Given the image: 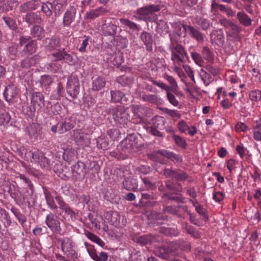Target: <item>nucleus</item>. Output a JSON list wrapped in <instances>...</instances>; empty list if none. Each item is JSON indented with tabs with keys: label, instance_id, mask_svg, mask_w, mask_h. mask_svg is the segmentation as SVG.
Wrapping results in <instances>:
<instances>
[{
	"label": "nucleus",
	"instance_id": "f257e3e1",
	"mask_svg": "<svg viewBox=\"0 0 261 261\" xmlns=\"http://www.w3.org/2000/svg\"><path fill=\"white\" fill-rule=\"evenodd\" d=\"M190 243L182 242L179 245L171 244L167 246L158 247L153 251L154 254L163 259H167L170 257L179 256L180 250L185 251H190Z\"/></svg>",
	"mask_w": 261,
	"mask_h": 261
},
{
	"label": "nucleus",
	"instance_id": "f03ea898",
	"mask_svg": "<svg viewBox=\"0 0 261 261\" xmlns=\"http://www.w3.org/2000/svg\"><path fill=\"white\" fill-rule=\"evenodd\" d=\"M170 43L169 44L171 51V60L174 64L181 65L184 62L185 57L188 59L189 57L185 47L178 42L173 35L170 34Z\"/></svg>",
	"mask_w": 261,
	"mask_h": 261
},
{
	"label": "nucleus",
	"instance_id": "7ed1b4c3",
	"mask_svg": "<svg viewBox=\"0 0 261 261\" xmlns=\"http://www.w3.org/2000/svg\"><path fill=\"white\" fill-rule=\"evenodd\" d=\"M161 9L160 5H148L138 9L136 10V15H134L133 17L139 21H150L151 18L149 15L160 11Z\"/></svg>",
	"mask_w": 261,
	"mask_h": 261
},
{
	"label": "nucleus",
	"instance_id": "20e7f679",
	"mask_svg": "<svg viewBox=\"0 0 261 261\" xmlns=\"http://www.w3.org/2000/svg\"><path fill=\"white\" fill-rule=\"evenodd\" d=\"M19 46L21 50L22 57L31 55L35 53L37 49V43L32 40L31 37L21 36L19 39Z\"/></svg>",
	"mask_w": 261,
	"mask_h": 261
},
{
	"label": "nucleus",
	"instance_id": "39448f33",
	"mask_svg": "<svg viewBox=\"0 0 261 261\" xmlns=\"http://www.w3.org/2000/svg\"><path fill=\"white\" fill-rule=\"evenodd\" d=\"M120 147L125 152L133 153L136 152L139 147L136 142V137L133 134L128 135L120 144Z\"/></svg>",
	"mask_w": 261,
	"mask_h": 261
},
{
	"label": "nucleus",
	"instance_id": "423d86ee",
	"mask_svg": "<svg viewBox=\"0 0 261 261\" xmlns=\"http://www.w3.org/2000/svg\"><path fill=\"white\" fill-rule=\"evenodd\" d=\"M184 31L192 39L201 43L204 41L205 35L198 28L187 24L181 25Z\"/></svg>",
	"mask_w": 261,
	"mask_h": 261
},
{
	"label": "nucleus",
	"instance_id": "0eeeda50",
	"mask_svg": "<svg viewBox=\"0 0 261 261\" xmlns=\"http://www.w3.org/2000/svg\"><path fill=\"white\" fill-rule=\"evenodd\" d=\"M59 242L61 243L62 250L64 254L68 257H76L77 253L73 249L74 243L70 238H64L60 239Z\"/></svg>",
	"mask_w": 261,
	"mask_h": 261
},
{
	"label": "nucleus",
	"instance_id": "6e6552de",
	"mask_svg": "<svg viewBox=\"0 0 261 261\" xmlns=\"http://www.w3.org/2000/svg\"><path fill=\"white\" fill-rule=\"evenodd\" d=\"M45 224L54 233H59L61 231L60 222L56 214L49 213L46 215Z\"/></svg>",
	"mask_w": 261,
	"mask_h": 261
},
{
	"label": "nucleus",
	"instance_id": "1a4fd4ad",
	"mask_svg": "<svg viewBox=\"0 0 261 261\" xmlns=\"http://www.w3.org/2000/svg\"><path fill=\"white\" fill-rule=\"evenodd\" d=\"M112 115L114 120L119 124H126L130 117L126 111L121 106L112 110Z\"/></svg>",
	"mask_w": 261,
	"mask_h": 261
},
{
	"label": "nucleus",
	"instance_id": "9d476101",
	"mask_svg": "<svg viewBox=\"0 0 261 261\" xmlns=\"http://www.w3.org/2000/svg\"><path fill=\"white\" fill-rule=\"evenodd\" d=\"M43 191L48 207L52 211L57 210L58 206L55 201L54 195L55 196L60 195L55 190H53L51 191L46 187H43Z\"/></svg>",
	"mask_w": 261,
	"mask_h": 261
},
{
	"label": "nucleus",
	"instance_id": "9b49d317",
	"mask_svg": "<svg viewBox=\"0 0 261 261\" xmlns=\"http://www.w3.org/2000/svg\"><path fill=\"white\" fill-rule=\"evenodd\" d=\"M148 80L151 82L153 84L167 91V98L170 103L173 105L174 106H177L179 102L176 99L175 96L171 92H169L170 87L167 86L165 83L161 82V81H155L151 77H148Z\"/></svg>",
	"mask_w": 261,
	"mask_h": 261
},
{
	"label": "nucleus",
	"instance_id": "f8f14e48",
	"mask_svg": "<svg viewBox=\"0 0 261 261\" xmlns=\"http://www.w3.org/2000/svg\"><path fill=\"white\" fill-rule=\"evenodd\" d=\"M86 166L84 162L78 161L71 167L72 175L76 180L83 179L87 173Z\"/></svg>",
	"mask_w": 261,
	"mask_h": 261
},
{
	"label": "nucleus",
	"instance_id": "ddd939ff",
	"mask_svg": "<svg viewBox=\"0 0 261 261\" xmlns=\"http://www.w3.org/2000/svg\"><path fill=\"white\" fill-rule=\"evenodd\" d=\"M66 89L67 93L72 99L76 98L80 90L79 80L74 77L68 79Z\"/></svg>",
	"mask_w": 261,
	"mask_h": 261
},
{
	"label": "nucleus",
	"instance_id": "4468645a",
	"mask_svg": "<svg viewBox=\"0 0 261 261\" xmlns=\"http://www.w3.org/2000/svg\"><path fill=\"white\" fill-rule=\"evenodd\" d=\"M42 44L46 50L51 51L60 46V39L55 36L47 37L43 40Z\"/></svg>",
	"mask_w": 261,
	"mask_h": 261
},
{
	"label": "nucleus",
	"instance_id": "2eb2a0df",
	"mask_svg": "<svg viewBox=\"0 0 261 261\" xmlns=\"http://www.w3.org/2000/svg\"><path fill=\"white\" fill-rule=\"evenodd\" d=\"M104 217L108 220L110 224L116 227H121V216L116 211H108L104 214Z\"/></svg>",
	"mask_w": 261,
	"mask_h": 261
},
{
	"label": "nucleus",
	"instance_id": "dca6fc26",
	"mask_svg": "<svg viewBox=\"0 0 261 261\" xmlns=\"http://www.w3.org/2000/svg\"><path fill=\"white\" fill-rule=\"evenodd\" d=\"M31 105L34 111L40 110L44 106V99L41 92H34L31 96Z\"/></svg>",
	"mask_w": 261,
	"mask_h": 261
},
{
	"label": "nucleus",
	"instance_id": "f3484780",
	"mask_svg": "<svg viewBox=\"0 0 261 261\" xmlns=\"http://www.w3.org/2000/svg\"><path fill=\"white\" fill-rule=\"evenodd\" d=\"M18 94V91L16 87L14 85H8L6 87L4 93V96L6 100L9 103H14L16 101V98Z\"/></svg>",
	"mask_w": 261,
	"mask_h": 261
},
{
	"label": "nucleus",
	"instance_id": "a211bd4d",
	"mask_svg": "<svg viewBox=\"0 0 261 261\" xmlns=\"http://www.w3.org/2000/svg\"><path fill=\"white\" fill-rule=\"evenodd\" d=\"M55 199L59 205V208L64 212L66 215L69 216L71 218L75 217V212L69 204L65 202L61 195H56Z\"/></svg>",
	"mask_w": 261,
	"mask_h": 261
},
{
	"label": "nucleus",
	"instance_id": "6ab92c4d",
	"mask_svg": "<svg viewBox=\"0 0 261 261\" xmlns=\"http://www.w3.org/2000/svg\"><path fill=\"white\" fill-rule=\"evenodd\" d=\"M76 9L74 6L69 7L64 14L63 24L64 27H69L75 21Z\"/></svg>",
	"mask_w": 261,
	"mask_h": 261
},
{
	"label": "nucleus",
	"instance_id": "aec40b11",
	"mask_svg": "<svg viewBox=\"0 0 261 261\" xmlns=\"http://www.w3.org/2000/svg\"><path fill=\"white\" fill-rule=\"evenodd\" d=\"M210 40L212 44L221 46L224 44L225 37L222 30H214L210 34Z\"/></svg>",
	"mask_w": 261,
	"mask_h": 261
},
{
	"label": "nucleus",
	"instance_id": "412c9836",
	"mask_svg": "<svg viewBox=\"0 0 261 261\" xmlns=\"http://www.w3.org/2000/svg\"><path fill=\"white\" fill-rule=\"evenodd\" d=\"M139 38L145 45L146 50L151 52L153 41L152 35L150 33L143 31L141 33Z\"/></svg>",
	"mask_w": 261,
	"mask_h": 261
},
{
	"label": "nucleus",
	"instance_id": "4be33fe9",
	"mask_svg": "<svg viewBox=\"0 0 261 261\" xmlns=\"http://www.w3.org/2000/svg\"><path fill=\"white\" fill-rule=\"evenodd\" d=\"M74 138L77 145L83 147L88 146L90 144L89 136L84 133L76 131L74 133Z\"/></svg>",
	"mask_w": 261,
	"mask_h": 261
},
{
	"label": "nucleus",
	"instance_id": "5701e85b",
	"mask_svg": "<svg viewBox=\"0 0 261 261\" xmlns=\"http://www.w3.org/2000/svg\"><path fill=\"white\" fill-rule=\"evenodd\" d=\"M27 132L30 138L37 139L42 134V128L39 124L33 123L27 126Z\"/></svg>",
	"mask_w": 261,
	"mask_h": 261
},
{
	"label": "nucleus",
	"instance_id": "b1692460",
	"mask_svg": "<svg viewBox=\"0 0 261 261\" xmlns=\"http://www.w3.org/2000/svg\"><path fill=\"white\" fill-rule=\"evenodd\" d=\"M72 127L73 125L70 122L64 121L58 122L52 126L50 130L54 133L63 134L70 130Z\"/></svg>",
	"mask_w": 261,
	"mask_h": 261
},
{
	"label": "nucleus",
	"instance_id": "393cba45",
	"mask_svg": "<svg viewBox=\"0 0 261 261\" xmlns=\"http://www.w3.org/2000/svg\"><path fill=\"white\" fill-rule=\"evenodd\" d=\"M141 179L144 185L139 188V191H153L156 189V182L153 177H142Z\"/></svg>",
	"mask_w": 261,
	"mask_h": 261
},
{
	"label": "nucleus",
	"instance_id": "a878e982",
	"mask_svg": "<svg viewBox=\"0 0 261 261\" xmlns=\"http://www.w3.org/2000/svg\"><path fill=\"white\" fill-rule=\"evenodd\" d=\"M87 251L91 258L94 261H107L108 254L107 252H101L99 255L97 254L94 246H91L87 249Z\"/></svg>",
	"mask_w": 261,
	"mask_h": 261
},
{
	"label": "nucleus",
	"instance_id": "bb28decb",
	"mask_svg": "<svg viewBox=\"0 0 261 261\" xmlns=\"http://www.w3.org/2000/svg\"><path fill=\"white\" fill-rule=\"evenodd\" d=\"M108 12L109 10L103 7V6H100L94 9H92L88 12H87L86 14V17L87 19H94L95 18L103 15Z\"/></svg>",
	"mask_w": 261,
	"mask_h": 261
},
{
	"label": "nucleus",
	"instance_id": "cd10ccee",
	"mask_svg": "<svg viewBox=\"0 0 261 261\" xmlns=\"http://www.w3.org/2000/svg\"><path fill=\"white\" fill-rule=\"evenodd\" d=\"M40 6V1L31 0L22 4L19 7V10L21 12L25 13L28 11L35 10Z\"/></svg>",
	"mask_w": 261,
	"mask_h": 261
},
{
	"label": "nucleus",
	"instance_id": "c85d7f7f",
	"mask_svg": "<svg viewBox=\"0 0 261 261\" xmlns=\"http://www.w3.org/2000/svg\"><path fill=\"white\" fill-rule=\"evenodd\" d=\"M40 57L38 55H35L31 57H27L21 62L22 67L30 68L35 66L40 60Z\"/></svg>",
	"mask_w": 261,
	"mask_h": 261
},
{
	"label": "nucleus",
	"instance_id": "c756f323",
	"mask_svg": "<svg viewBox=\"0 0 261 261\" xmlns=\"http://www.w3.org/2000/svg\"><path fill=\"white\" fill-rule=\"evenodd\" d=\"M236 18L239 23L244 27H248L252 24V19L243 11L238 12Z\"/></svg>",
	"mask_w": 261,
	"mask_h": 261
},
{
	"label": "nucleus",
	"instance_id": "7c9ffc66",
	"mask_svg": "<svg viewBox=\"0 0 261 261\" xmlns=\"http://www.w3.org/2000/svg\"><path fill=\"white\" fill-rule=\"evenodd\" d=\"M117 26L112 23H105L102 25V32L105 36L114 37L117 33Z\"/></svg>",
	"mask_w": 261,
	"mask_h": 261
},
{
	"label": "nucleus",
	"instance_id": "2f4dec72",
	"mask_svg": "<svg viewBox=\"0 0 261 261\" xmlns=\"http://www.w3.org/2000/svg\"><path fill=\"white\" fill-rule=\"evenodd\" d=\"M106 85L105 79L101 76L93 77L91 89L98 91L103 88Z\"/></svg>",
	"mask_w": 261,
	"mask_h": 261
},
{
	"label": "nucleus",
	"instance_id": "473e14b6",
	"mask_svg": "<svg viewBox=\"0 0 261 261\" xmlns=\"http://www.w3.org/2000/svg\"><path fill=\"white\" fill-rule=\"evenodd\" d=\"M52 3L56 15H60L67 5V0H54Z\"/></svg>",
	"mask_w": 261,
	"mask_h": 261
},
{
	"label": "nucleus",
	"instance_id": "72a5a7b5",
	"mask_svg": "<svg viewBox=\"0 0 261 261\" xmlns=\"http://www.w3.org/2000/svg\"><path fill=\"white\" fill-rule=\"evenodd\" d=\"M43 154V152L38 150L34 151L27 150L25 153V158L28 161L30 160L32 162L33 160L35 163H38L39 162L40 159L42 157Z\"/></svg>",
	"mask_w": 261,
	"mask_h": 261
},
{
	"label": "nucleus",
	"instance_id": "f704fd0d",
	"mask_svg": "<svg viewBox=\"0 0 261 261\" xmlns=\"http://www.w3.org/2000/svg\"><path fill=\"white\" fill-rule=\"evenodd\" d=\"M88 218L92 224L98 229L101 228V224L104 223L103 219L101 215L96 214L95 215L90 213Z\"/></svg>",
	"mask_w": 261,
	"mask_h": 261
},
{
	"label": "nucleus",
	"instance_id": "c9c22d12",
	"mask_svg": "<svg viewBox=\"0 0 261 261\" xmlns=\"http://www.w3.org/2000/svg\"><path fill=\"white\" fill-rule=\"evenodd\" d=\"M154 237L151 235L134 236H133V240L142 245H145L151 243Z\"/></svg>",
	"mask_w": 261,
	"mask_h": 261
},
{
	"label": "nucleus",
	"instance_id": "e433bc0d",
	"mask_svg": "<svg viewBox=\"0 0 261 261\" xmlns=\"http://www.w3.org/2000/svg\"><path fill=\"white\" fill-rule=\"evenodd\" d=\"M120 22L122 27L124 28L129 29L133 31H139L140 29V27L135 22L130 21L127 18H120Z\"/></svg>",
	"mask_w": 261,
	"mask_h": 261
},
{
	"label": "nucleus",
	"instance_id": "4c0bfd02",
	"mask_svg": "<svg viewBox=\"0 0 261 261\" xmlns=\"http://www.w3.org/2000/svg\"><path fill=\"white\" fill-rule=\"evenodd\" d=\"M44 30L39 25H35L31 30V35L37 40H41L44 37Z\"/></svg>",
	"mask_w": 261,
	"mask_h": 261
},
{
	"label": "nucleus",
	"instance_id": "58836bf2",
	"mask_svg": "<svg viewBox=\"0 0 261 261\" xmlns=\"http://www.w3.org/2000/svg\"><path fill=\"white\" fill-rule=\"evenodd\" d=\"M201 54L204 59L210 63H213L214 61L215 55L213 51L208 46L202 47Z\"/></svg>",
	"mask_w": 261,
	"mask_h": 261
},
{
	"label": "nucleus",
	"instance_id": "ea45409f",
	"mask_svg": "<svg viewBox=\"0 0 261 261\" xmlns=\"http://www.w3.org/2000/svg\"><path fill=\"white\" fill-rule=\"evenodd\" d=\"M141 98L144 101L149 102L153 104H158L160 103L161 99L155 94H150L143 93L141 95Z\"/></svg>",
	"mask_w": 261,
	"mask_h": 261
},
{
	"label": "nucleus",
	"instance_id": "a19ab883",
	"mask_svg": "<svg viewBox=\"0 0 261 261\" xmlns=\"http://www.w3.org/2000/svg\"><path fill=\"white\" fill-rule=\"evenodd\" d=\"M123 185L124 188L127 190H139L137 179L133 178H127L123 182Z\"/></svg>",
	"mask_w": 261,
	"mask_h": 261
},
{
	"label": "nucleus",
	"instance_id": "79ce46f5",
	"mask_svg": "<svg viewBox=\"0 0 261 261\" xmlns=\"http://www.w3.org/2000/svg\"><path fill=\"white\" fill-rule=\"evenodd\" d=\"M25 20L29 23H40L42 21L41 17L40 15L35 13H29L25 17Z\"/></svg>",
	"mask_w": 261,
	"mask_h": 261
},
{
	"label": "nucleus",
	"instance_id": "37998d69",
	"mask_svg": "<svg viewBox=\"0 0 261 261\" xmlns=\"http://www.w3.org/2000/svg\"><path fill=\"white\" fill-rule=\"evenodd\" d=\"M20 49H21V47L19 46V43L17 45H12L10 46L8 48V53L10 58L13 59L17 57H22L21 51H19Z\"/></svg>",
	"mask_w": 261,
	"mask_h": 261
},
{
	"label": "nucleus",
	"instance_id": "c03bdc74",
	"mask_svg": "<svg viewBox=\"0 0 261 261\" xmlns=\"http://www.w3.org/2000/svg\"><path fill=\"white\" fill-rule=\"evenodd\" d=\"M165 185L167 189L172 191L173 194H177L178 192H180L182 191V187L180 184L178 183L177 186L178 187H176L171 180H166L165 181Z\"/></svg>",
	"mask_w": 261,
	"mask_h": 261
},
{
	"label": "nucleus",
	"instance_id": "a18cd8bd",
	"mask_svg": "<svg viewBox=\"0 0 261 261\" xmlns=\"http://www.w3.org/2000/svg\"><path fill=\"white\" fill-rule=\"evenodd\" d=\"M41 7L42 12L47 17H49L53 15V10H54L53 3L49 2L42 3Z\"/></svg>",
	"mask_w": 261,
	"mask_h": 261
},
{
	"label": "nucleus",
	"instance_id": "49530a36",
	"mask_svg": "<svg viewBox=\"0 0 261 261\" xmlns=\"http://www.w3.org/2000/svg\"><path fill=\"white\" fill-rule=\"evenodd\" d=\"M74 155V150L72 148H67L64 150L63 158L65 161L69 163L73 160Z\"/></svg>",
	"mask_w": 261,
	"mask_h": 261
},
{
	"label": "nucleus",
	"instance_id": "de8ad7c7",
	"mask_svg": "<svg viewBox=\"0 0 261 261\" xmlns=\"http://www.w3.org/2000/svg\"><path fill=\"white\" fill-rule=\"evenodd\" d=\"M230 28V30L229 32L228 35L233 38H237L242 31L241 27L239 25L233 23Z\"/></svg>",
	"mask_w": 261,
	"mask_h": 261
},
{
	"label": "nucleus",
	"instance_id": "09e8293b",
	"mask_svg": "<svg viewBox=\"0 0 261 261\" xmlns=\"http://www.w3.org/2000/svg\"><path fill=\"white\" fill-rule=\"evenodd\" d=\"M152 125L151 126L162 129L165 125V120L163 117L156 116L152 119Z\"/></svg>",
	"mask_w": 261,
	"mask_h": 261
},
{
	"label": "nucleus",
	"instance_id": "8fccbe9b",
	"mask_svg": "<svg viewBox=\"0 0 261 261\" xmlns=\"http://www.w3.org/2000/svg\"><path fill=\"white\" fill-rule=\"evenodd\" d=\"M111 99L114 102H120L122 99L124 94L120 91H111Z\"/></svg>",
	"mask_w": 261,
	"mask_h": 261
},
{
	"label": "nucleus",
	"instance_id": "3c124183",
	"mask_svg": "<svg viewBox=\"0 0 261 261\" xmlns=\"http://www.w3.org/2000/svg\"><path fill=\"white\" fill-rule=\"evenodd\" d=\"M132 81L133 80L130 77H127L124 75L118 77L116 80L117 83L121 86H127L130 84Z\"/></svg>",
	"mask_w": 261,
	"mask_h": 261
},
{
	"label": "nucleus",
	"instance_id": "603ef678",
	"mask_svg": "<svg viewBox=\"0 0 261 261\" xmlns=\"http://www.w3.org/2000/svg\"><path fill=\"white\" fill-rule=\"evenodd\" d=\"M191 54L192 58L194 61L195 63L199 66L202 67L204 63V61L201 55L196 51H193Z\"/></svg>",
	"mask_w": 261,
	"mask_h": 261
},
{
	"label": "nucleus",
	"instance_id": "864d4df0",
	"mask_svg": "<svg viewBox=\"0 0 261 261\" xmlns=\"http://www.w3.org/2000/svg\"><path fill=\"white\" fill-rule=\"evenodd\" d=\"M173 178L177 181L185 180L188 178V175L185 172L179 170H175Z\"/></svg>",
	"mask_w": 261,
	"mask_h": 261
},
{
	"label": "nucleus",
	"instance_id": "5fc2aeb1",
	"mask_svg": "<svg viewBox=\"0 0 261 261\" xmlns=\"http://www.w3.org/2000/svg\"><path fill=\"white\" fill-rule=\"evenodd\" d=\"M172 138L177 145L180 146L182 148H186L187 144L184 138L175 134L173 135Z\"/></svg>",
	"mask_w": 261,
	"mask_h": 261
},
{
	"label": "nucleus",
	"instance_id": "6e6d98bb",
	"mask_svg": "<svg viewBox=\"0 0 261 261\" xmlns=\"http://www.w3.org/2000/svg\"><path fill=\"white\" fill-rule=\"evenodd\" d=\"M53 82V79L50 75H42L40 80V83L42 86H48L51 85Z\"/></svg>",
	"mask_w": 261,
	"mask_h": 261
},
{
	"label": "nucleus",
	"instance_id": "4d7b16f0",
	"mask_svg": "<svg viewBox=\"0 0 261 261\" xmlns=\"http://www.w3.org/2000/svg\"><path fill=\"white\" fill-rule=\"evenodd\" d=\"M163 197H165L168 198V199L170 200H174L177 202L180 203H184V197H183L181 195L177 196H171L169 193H166L164 194Z\"/></svg>",
	"mask_w": 261,
	"mask_h": 261
},
{
	"label": "nucleus",
	"instance_id": "13d9d810",
	"mask_svg": "<svg viewBox=\"0 0 261 261\" xmlns=\"http://www.w3.org/2000/svg\"><path fill=\"white\" fill-rule=\"evenodd\" d=\"M249 97L251 100H261V91L259 90H252L249 93Z\"/></svg>",
	"mask_w": 261,
	"mask_h": 261
},
{
	"label": "nucleus",
	"instance_id": "bf43d9fd",
	"mask_svg": "<svg viewBox=\"0 0 261 261\" xmlns=\"http://www.w3.org/2000/svg\"><path fill=\"white\" fill-rule=\"evenodd\" d=\"M4 219L6 220L8 225H10L11 221L9 213L4 209L0 207V219Z\"/></svg>",
	"mask_w": 261,
	"mask_h": 261
},
{
	"label": "nucleus",
	"instance_id": "052dcab7",
	"mask_svg": "<svg viewBox=\"0 0 261 261\" xmlns=\"http://www.w3.org/2000/svg\"><path fill=\"white\" fill-rule=\"evenodd\" d=\"M12 9V7L8 2H0V13L8 12Z\"/></svg>",
	"mask_w": 261,
	"mask_h": 261
},
{
	"label": "nucleus",
	"instance_id": "680f3d73",
	"mask_svg": "<svg viewBox=\"0 0 261 261\" xmlns=\"http://www.w3.org/2000/svg\"><path fill=\"white\" fill-rule=\"evenodd\" d=\"M3 19L5 23L12 30H15L17 28V24L15 21L11 18L9 17H4Z\"/></svg>",
	"mask_w": 261,
	"mask_h": 261
},
{
	"label": "nucleus",
	"instance_id": "e2e57ef3",
	"mask_svg": "<svg viewBox=\"0 0 261 261\" xmlns=\"http://www.w3.org/2000/svg\"><path fill=\"white\" fill-rule=\"evenodd\" d=\"M65 48L58 49V51L51 54V57L54 58V61H59L63 60Z\"/></svg>",
	"mask_w": 261,
	"mask_h": 261
},
{
	"label": "nucleus",
	"instance_id": "0e129e2a",
	"mask_svg": "<svg viewBox=\"0 0 261 261\" xmlns=\"http://www.w3.org/2000/svg\"><path fill=\"white\" fill-rule=\"evenodd\" d=\"M63 60H64L66 63L71 65H74L75 63V61L73 57L70 54H68L65 51V49L64 50Z\"/></svg>",
	"mask_w": 261,
	"mask_h": 261
},
{
	"label": "nucleus",
	"instance_id": "69168bd1",
	"mask_svg": "<svg viewBox=\"0 0 261 261\" xmlns=\"http://www.w3.org/2000/svg\"><path fill=\"white\" fill-rule=\"evenodd\" d=\"M84 39L82 40V42L79 48V51L82 53L86 52V48L87 45L89 44V42L90 38L89 36H85L84 37Z\"/></svg>",
	"mask_w": 261,
	"mask_h": 261
},
{
	"label": "nucleus",
	"instance_id": "338daca9",
	"mask_svg": "<svg viewBox=\"0 0 261 261\" xmlns=\"http://www.w3.org/2000/svg\"><path fill=\"white\" fill-rule=\"evenodd\" d=\"M11 117L8 113H4L0 114V125H4L8 123Z\"/></svg>",
	"mask_w": 261,
	"mask_h": 261
},
{
	"label": "nucleus",
	"instance_id": "774afa93",
	"mask_svg": "<svg viewBox=\"0 0 261 261\" xmlns=\"http://www.w3.org/2000/svg\"><path fill=\"white\" fill-rule=\"evenodd\" d=\"M198 0H180V4L185 7L191 8L197 4Z\"/></svg>",
	"mask_w": 261,
	"mask_h": 261
}]
</instances>
